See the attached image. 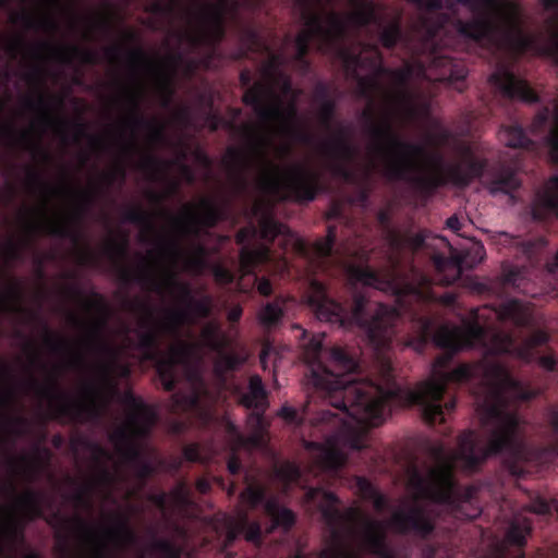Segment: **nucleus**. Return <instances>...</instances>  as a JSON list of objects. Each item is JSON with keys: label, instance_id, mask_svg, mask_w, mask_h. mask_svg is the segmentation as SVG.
I'll use <instances>...</instances> for the list:
<instances>
[{"label": "nucleus", "instance_id": "c9c22d12", "mask_svg": "<svg viewBox=\"0 0 558 558\" xmlns=\"http://www.w3.org/2000/svg\"><path fill=\"white\" fill-rule=\"evenodd\" d=\"M241 57L248 53H256L268 50V47L262 38L259 32L253 26H243L240 31Z\"/></svg>", "mask_w": 558, "mask_h": 558}, {"label": "nucleus", "instance_id": "6ab92c4d", "mask_svg": "<svg viewBox=\"0 0 558 558\" xmlns=\"http://www.w3.org/2000/svg\"><path fill=\"white\" fill-rule=\"evenodd\" d=\"M326 169L335 177L351 180L349 165L356 158L357 148L351 142L348 128L339 126L336 134L319 145Z\"/></svg>", "mask_w": 558, "mask_h": 558}, {"label": "nucleus", "instance_id": "b1692460", "mask_svg": "<svg viewBox=\"0 0 558 558\" xmlns=\"http://www.w3.org/2000/svg\"><path fill=\"white\" fill-rule=\"evenodd\" d=\"M532 532L527 519H514L510 522L502 543L494 546L484 558H524L526 538Z\"/></svg>", "mask_w": 558, "mask_h": 558}, {"label": "nucleus", "instance_id": "f3484780", "mask_svg": "<svg viewBox=\"0 0 558 558\" xmlns=\"http://www.w3.org/2000/svg\"><path fill=\"white\" fill-rule=\"evenodd\" d=\"M161 214L170 218L172 226L180 233L193 235L198 234L199 227L214 228L228 216L226 204H218L208 197L202 198L198 206H185L182 216H173L163 209Z\"/></svg>", "mask_w": 558, "mask_h": 558}, {"label": "nucleus", "instance_id": "39448f33", "mask_svg": "<svg viewBox=\"0 0 558 558\" xmlns=\"http://www.w3.org/2000/svg\"><path fill=\"white\" fill-rule=\"evenodd\" d=\"M470 10L469 20L457 17L453 25L460 37L478 45H489L526 52L535 44V35L525 31L524 13L512 0H448L447 8Z\"/></svg>", "mask_w": 558, "mask_h": 558}, {"label": "nucleus", "instance_id": "a211bd4d", "mask_svg": "<svg viewBox=\"0 0 558 558\" xmlns=\"http://www.w3.org/2000/svg\"><path fill=\"white\" fill-rule=\"evenodd\" d=\"M389 527L399 535H410L418 539H427L436 529L433 512L418 502L408 504L391 514Z\"/></svg>", "mask_w": 558, "mask_h": 558}, {"label": "nucleus", "instance_id": "774afa93", "mask_svg": "<svg viewBox=\"0 0 558 558\" xmlns=\"http://www.w3.org/2000/svg\"><path fill=\"white\" fill-rule=\"evenodd\" d=\"M56 553L58 558H78L73 555L68 535L58 533L56 535Z\"/></svg>", "mask_w": 558, "mask_h": 558}, {"label": "nucleus", "instance_id": "0e129e2a", "mask_svg": "<svg viewBox=\"0 0 558 558\" xmlns=\"http://www.w3.org/2000/svg\"><path fill=\"white\" fill-rule=\"evenodd\" d=\"M336 111H337V102L335 99L326 100L325 102L319 104L318 119H319L320 124L325 129L330 128L331 122L335 119Z\"/></svg>", "mask_w": 558, "mask_h": 558}, {"label": "nucleus", "instance_id": "c756f323", "mask_svg": "<svg viewBox=\"0 0 558 558\" xmlns=\"http://www.w3.org/2000/svg\"><path fill=\"white\" fill-rule=\"evenodd\" d=\"M110 518L113 524L102 529L105 537L119 547L135 545L138 541V536L131 526L130 515L114 511L110 514Z\"/></svg>", "mask_w": 558, "mask_h": 558}, {"label": "nucleus", "instance_id": "79ce46f5", "mask_svg": "<svg viewBox=\"0 0 558 558\" xmlns=\"http://www.w3.org/2000/svg\"><path fill=\"white\" fill-rule=\"evenodd\" d=\"M427 238V232L425 230L416 232V233H392L391 234V243L395 247L400 248L405 246L413 252H417L418 250L425 246V240Z\"/></svg>", "mask_w": 558, "mask_h": 558}, {"label": "nucleus", "instance_id": "f704fd0d", "mask_svg": "<svg viewBox=\"0 0 558 558\" xmlns=\"http://www.w3.org/2000/svg\"><path fill=\"white\" fill-rule=\"evenodd\" d=\"M546 25L549 36L548 41L541 44L538 37L535 36V44L527 51L535 50L543 56L554 58L558 63V16L548 17Z\"/></svg>", "mask_w": 558, "mask_h": 558}, {"label": "nucleus", "instance_id": "69168bd1", "mask_svg": "<svg viewBox=\"0 0 558 558\" xmlns=\"http://www.w3.org/2000/svg\"><path fill=\"white\" fill-rule=\"evenodd\" d=\"M206 250L202 244H197L194 248V254L190 255L185 259L186 268L196 272L204 269Z\"/></svg>", "mask_w": 558, "mask_h": 558}, {"label": "nucleus", "instance_id": "37998d69", "mask_svg": "<svg viewBox=\"0 0 558 558\" xmlns=\"http://www.w3.org/2000/svg\"><path fill=\"white\" fill-rule=\"evenodd\" d=\"M171 165V161L163 160L153 153H145L137 163V168L155 179L162 174Z\"/></svg>", "mask_w": 558, "mask_h": 558}, {"label": "nucleus", "instance_id": "6e6552de", "mask_svg": "<svg viewBox=\"0 0 558 558\" xmlns=\"http://www.w3.org/2000/svg\"><path fill=\"white\" fill-rule=\"evenodd\" d=\"M69 291L73 296L84 300L88 311L97 314V318L87 325L85 344L90 352L102 357L97 364V373L101 381L116 389L117 378H128L131 375V368L119 361V350L105 337L111 308L106 299L96 291L90 292L89 300L84 298L83 291L77 287L73 286Z\"/></svg>", "mask_w": 558, "mask_h": 558}, {"label": "nucleus", "instance_id": "e433bc0d", "mask_svg": "<svg viewBox=\"0 0 558 558\" xmlns=\"http://www.w3.org/2000/svg\"><path fill=\"white\" fill-rule=\"evenodd\" d=\"M203 344L210 351H221L227 348L228 339L222 333L220 325L216 322L205 324L201 330Z\"/></svg>", "mask_w": 558, "mask_h": 558}, {"label": "nucleus", "instance_id": "de8ad7c7", "mask_svg": "<svg viewBox=\"0 0 558 558\" xmlns=\"http://www.w3.org/2000/svg\"><path fill=\"white\" fill-rule=\"evenodd\" d=\"M36 46L29 47L26 43L25 38L21 35H17L10 39H4L0 37V49H3L11 58L15 59L17 54H20L24 50H28L32 58L36 60H41V58H36L34 54V49L38 47Z\"/></svg>", "mask_w": 558, "mask_h": 558}, {"label": "nucleus", "instance_id": "2f4dec72", "mask_svg": "<svg viewBox=\"0 0 558 558\" xmlns=\"http://www.w3.org/2000/svg\"><path fill=\"white\" fill-rule=\"evenodd\" d=\"M355 7V10L347 15L340 14L348 25V35L350 34V26L357 29L367 27L369 25H380L381 20L377 13L376 5L371 0H350Z\"/></svg>", "mask_w": 558, "mask_h": 558}, {"label": "nucleus", "instance_id": "f257e3e1", "mask_svg": "<svg viewBox=\"0 0 558 558\" xmlns=\"http://www.w3.org/2000/svg\"><path fill=\"white\" fill-rule=\"evenodd\" d=\"M307 303L322 322L343 328L359 327L374 348L378 361L376 377L362 379L359 377V361L343 348L330 350V365L320 361L324 333L313 336L305 344L311 364L310 383L316 393L339 413L325 407L313 412V396H308L310 400L300 410L284 404L278 415L288 424L301 426L308 421L314 427L332 432L326 435L327 445L305 442L320 471L338 474L347 457L336 442L344 438L351 449H364L367 430L383 424L393 407L417 405L428 425L444 424L446 414L451 413L457 404L450 386L470 384L482 415L486 445L481 446L475 432L470 429L458 436L456 449L442 444L433 445L430 454L436 465L428 468L425 474L413 468L411 486L421 497L446 506L456 518L474 520L482 512L478 490L458 483L454 476L458 466L475 472L488 458L500 456L511 475H524V464L533 461V448L525 440L520 416L512 405L517 401L532 400L533 389L514 378L505 363L484 360L448 371L451 354L439 355L432 364L430 377L413 389L408 388L397 381L387 355L401 316L398 308L372 302L362 293H355L351 304L344 305L330 298L326 286L318 280L310 282Z\"/></svg>", "mask_w": 558, "mask_h": 558}, {"label": "nucleus", "instance_id": "a19ab883", "mask_svg": "<svg viewBox=\"0 0 558 558\" xmlns=\"http://www.w3.org/2000/svg\"><path fill=\"white\" fill-rule=\"evenodd\" d=\"M84 446L92 452L93 460L99 465L98 481L109 483L111 481L110 472L104 466V462L111 460L110 451L96 441L84 440Z\"/></svg>", "mask_w": 558, "mask_h": 558}, {"label": "nucleus", "instance_id": "1a4fd4ad", "mask_svg": "<svg viewBox=\"0 0 558 558\" xmlns=\"http://www.w3.org/2000/svg\"><path fill=\"white\" fill-rule=\"evenodd\" d=\"M104 254L118 266L119 278L125 284L136 282L158 294H165L166 292L177 294L179 301L185 305L194 299L191 286L180 281L177 274L170 269L165 270L162 278H158L154 274L151 264L145 258H142L141 264L135 269L120 265V262L128 254L126 240L122 243L110 240L104 248Z\"/></svg>", "mask_w": 558, "mask_h": 558}, {"label": "nucleus", "instance_id": "c03bdc74", "mask_svg": "<svg viewBox=\"0 0 558 558\" xmlns=\"http://www.w3.org/2000/svg\"><path fill=\"white\" fill-rule=\"evenodd\" d=\"M352 280L368 287H378L381 283L379 274L369 266L351 265L348 269Z\"/></svg>", "mask_w": 558, "mask_h": 558}, {"label": "nucleus", "instance_id": "20e7f679", "mask_svg": "<svg viewBox=\"0 0 558 558\" xmlns=\"http://www.w3.org/2000/svg\"><path fill=\"white\" fill-rule=\"evenodd\" d=\"M250 153L229 147L223 158L225 166L234 183L244 190L247 185V171L257 166L260 170V186L270 192L282 190L288 198L298 203L313 202L323 190L322 173L305 163H294L287 171L272 162L267 155L270 140L253 126L245 125Z\"/></svg>", "mask_w": 558, "mask_h": 558}, {"label": "nucleus", "instance_id": "680f3d73", "mask_svg": "<svg viewBox=\"0 0 558 558\" xmlns=\"http://www.w3.org/2000/svg\"><path fill=\"white\" fill-rule=\"evenodd\" d=\"M151 548L160 553L165 558H180L179 548L168 539L157 538L154 535L151 541Z\"/></svg>", "mask_w": 558, "mask_h": 558}, {"label": "nucleus", "instance_id": "7ed1b4c3", "mask_svg": "<svg viewBox=\"0 0 558 558\" xmlns=\"http://www.w3.org/2000/svg\"><path fill=\"white\" fill-rule=\"evenodd\" d=\"M485 257V248L481 243H473L469 248L452 251L449 258L437 255L434 258L437 278L432 279L424 272L412 270V280L400 289L398 300L401 310L412 319L415 335L407 345L417 353H423L433 342L437 348L445 350L446 354L453 355L464 348L482 347L489 355H510L525 363L535 360V349L549 341L545 330H535L521 343L506 331L496 329L486 319L493 315L499 322H511L515 327H527L531 315L519 300L502 303L497 310L487 306L471 311V319L464 322L463 327L440 326L435 329V320L426 310L430 304H441L454 308L457 295L452 292L438 294L434 284L451 286L461 279L464 269H473ZM452 362V360H450ZM451 365V363H449ZM448 366V371H453Z\"/></svg>", "mask_w": 558, "mask_h": 558}, {"label": "nucleus", "instance_id": "58836bf2", "mask_svg": "<svg viewBox=\"0 0 558 558\" xmlns=\"http://www.w3.org/2000/svg\"><path fill=\"white\" fill-rule=\"evenodd\" d=\"M23 298L22 286L14 280L5 290L0 289V312H22L20 305Z\"/></svg>", "mask_w": 558, "mask_h": 558}, {"label": "nucleus", "instance_id": "cd10ccee", "mask_svg": "<svg viewBox=\"0 0 558 558\" xmlns=\"http://www.w3.org/2000/svg\"><path fill=\"white\" fill-rule=\"evenodd\" d=\"M5 489L16 496V507L25 522H31L36 519L44 518L46 495L43 492L27 488L23 494L16 495V486L12 481L5 485Z\"/></svg>", "mask_w": 558, "mask_h": 558}, {"label": "nucleus", "instance_id": "49530a36", "mask_svg": "<svg viewBox=\"0 0 558 558\" xmlns=\"http://www.w3.org/2000/svg\"><path fill=\"white\" fill-rule=\"evenodd\" d=\"M214 301L213 298L208 294L202 296L201 299H193L187 305L186 308H180L181 311H186L189 314L187 323L192 322L191 315L193 314L197 318H208L213 313Z\"/></svg>", "mask_w": 558, "mask_h": 558}, {"label": "nucleus", "instance_id": "4c0bfd02", "mask_svg": "<svg viewBox=\"0 0 558 558\" xmlns=\"http://www.w3.org/2000/svg\"><path fill=\"white\" fill-rule=\"evenodd\" d=\"M500 138L510 148H531L534 146V142L519 124L502 128Z\"/></svg>", "mask_w": 558, "mask_h": 558}, {"label": "nucleus", "instance_id": "473e14b6", "mask_svg": "<svg viewBox=\"0 0 558 558\" xmlns=\"http://www.w3.org/2000/svg\"><path fill=\"white\" fill-rule=\"evenodd\" d=\"M73 522L88 545V558H108V545L96 537L95 529L78 515L73 519Z\"/></svg>", "mask_w": 558, "mask_h": 558}, {"label": "nucleus", "instance_id": "9d476101", "mask_svg": "<svg viewBox=\"0 0 558 558\" xmlns=\"http://www.w3.org/2000/svg\"><path fill=\"white\" fill-rule=\"evenodd\" d=\"M121 402L130 413L123 426L118 427L109 435L120 458L130 466L144 459L137 440L149 436L156 422V413L141 397L126 390L121 396Z\"/></svg>", "mask_w": 558, "mask_h": 558}, {"label": "nucleus", "instance_id": "864d4df0", "mask_svg": "<svg viewBox=\"0 0 558 558\" xmlns=\"http://www.w3.org/2000/svg\"><path fill=\"white\" fill-rule=\"evenodd\" d=\"M402 37V29L399 22H392L384 27L379 39L381 45L387 49H393Z\"/></svg>", "mask_w": 558, "mask_h": 558}, {"label": "nucleus", "instance_id": "f03ea898", "mask_svg": "<svg viewBox=\"0 0 558 558\" xmlns=\"http://www.w3.org/2000/svg\"><path fill=\"white\" fill-rule=\"evenodd\" d=\"M363 65L350 75L357 82V94L368 101L362 111L366 122V133L371 141V150L378 157L384 177L393 182L411 185L420 195L429 197L442 186L451 183L456 187H466L474 179L484 177V185L490 195H512L521 186L513 167L498 163L488 167L486 158H478L469 145L461 148V160L450 163L445 171L425 173L428 156L426 147L418 143L402 140L396 132L391 117L386 112L379 122H375V94L381 90L379 78L387 75L395 89L386 93V101L392 106L410 101L409 83L414 68L407 62L399 69H388L383 64V56L376 45L359 43Z\"/></svg>", "mask_w": 558, "mask_h": 558}, {"label": "nucleus", "instance_id": "13d9d810", "mask_svg": "<svg viewBox=\"0 0 558 558\" xmlns=\"http://www.w3.org/2000/svg\"><path fill=\"white\" fill-rule=\"evenodd\" d=\"M240 521L243 523V533L248 542L258 543L262 539V527L257 521L251 522L246 513L240 514Z\"/></svg>", "mask_w": 558, "mask_h": 558}, {"label": "nucleus", "instance_id": "72a5a7b5", "mask_svg": "<svg viewBox=\"0 0 558 558\" xmlns=\"http://www.w3.org/2000/svg\"><path fill=\"white\" fill-rule=\"evenodd\" d=\"M11 22L16 24H22L26 29L34 31H46V32H57L59 25L53 16L50 14H41L40 16H35L33 13L22 10L19 13L11 15Z\"/></svg>", "mask_w": 558, "mask_h": 558}, {"label": "nucleus", "instance_id": "aec40b11", "mask_svg": "<svg viewBox=\"0 0 558 558\" xmlns=\"http://www.w3.org/2000/svg\"><path fill=\"white\" fill-rule=\"evenodd\" d=\"M246 487L241 492L240 498L251 509L264 504L266 513L270 517L272 526L269 532L276 527L289 531L295 523V514L292 510L280 507L275 499H266L267 487L259 480L252 476L247 471L244 473Z\"/></svg>", "mask_w": 558, "mask_h": 558}, {"label": "nucleus", "instance_id": "338daca9", "mask_svg": "<svg viewBox=\"0 0 558 558\" xmlns=\"http://www.w3.org/2000/svg\"><path fill=\"white\" fill-rule=\"evenodd\" d=\"M215 281L221 286H229L234 283L235 275L221 264H216L211 268Z\"/></svg>", "mask_w": 558, "mask_h": 558}, {"label": "nucleus", "instance_id": "a878e982", "mask_svg": "<svg viewBox=\"0 0 558 558\" xmlns=\"http://www.w3.org/2000/svg\"><path fill=\"white\" fill-rule=\"evenodd\" d=\"M430 70L434 71L436 81L452 86L459 93L464 90L468 70L461 61L433 51L430 53Z\"/></svg>", "mask_w": 558, "mask_h": 558}, {"label": "nucleus", "instance_id": "412c9836", "mask_svg": "<svg viewBox=\"0 0 558 558\" xmlns=\"http://www.w3.org/2000/svg\"><path fill=\"white\" fill-rule=\"evenodd\" d=\"M226 17L218 7L213 10H198L192 14L193 27L187 33V40L195 47H217L226 37Z\"/></svg>", "mask_w": 558, "mask_h": 558}, {"label": "nucleus", "instance_id": "dca6fc26", "mask_svg": "<svg viewBox=\"0 0 558 558\" xmlns=\"http://www.w3.org/2000/svg\"><path fill=\"white\" fill-rule=\"evenodd\" d=\"M289 232L288 228L277 221L270 214H264L259 221L258 227L253 223L241 228L235 234V243L242 245L239 253L240 268L242 272L253 274L259 264L267 263L271 257V252L268 245L262 244L257 247H251L247 243L259 235L262 240L267 243H272L279 235H286Z\"/></svg>", "mask_w": 558, "mask_h": 558}, {"label": "nucleus", "instance_id": "0eeeda50", "mask_svg": "<svg viewBox=\"0 0 558 558\" xmlns=\"http://www.w3.org/2000/svg\"><path fill=\"white\" fill-rule=\"evenodd\" d=\"M302 13L305 27L294 38V61L303 73L311 69L307 54L312 41L318 52L331 56L339 60L348 75H355L356 70L363 65L361 53L345 45L348 38V25L340 13L330 11L325 14L327 25L324 24V15L313 10L306 2Z\"/></svg>", "mask_w": 558, "mask_h": 558}, {"label": "nucleus", "instance_id": "3c124183", "mask_svg": "<svg viewBox=\"0 0 558 558\" xmlns=\"http://www.w3.org/2000/svg\"><path fill=\"white\" fill-rule=\"evenodd\" d=\"M218 354L216 369L218 372H233L245 363L246 357L234 352H226V349L216 351Z\"/></svg>", "mask_w": 558, "mask_h": 558}, {"label": "nucleus", "instance_id": "c85d7f7f", "mask_svg": "<svg viewBox=\"0 0 558 558\" xmlns=\"http://www.w3.org/2000/svg\"><path fill=\"white\" fill-rule=\"evenodd\" d=\"M531 214L536 221H545L553 215L558 217V175L550 178L547 189L536 193Z\"/></svg>", "mask_w": 558, "mask_h": 558}, {"label": "nucleus", "instance_id": "bb28decb", "mask_svg": "<svg viewBox=\"0 0 558 558\" xmlns=\"http://www.w3.org/2000/svg\"><path fill=\"white\" fill-rule=\"evenodd\" d=\"M44 50L49 51L54 59L64 64H70L73 60H78L83 64L87 65H95L99 63V54L96 51L87 48H81L75 45L57 47L49 41H40L33 52L36 58L43 59Z\"/></svg>", "mask_w": 558, "mask_h": 558}, {"label": "nucleus", "instance_id": "603ef678", "mask_svg": "<svg viewBox=\"0 0 558 558\" xmlns=\"http://www.w3.org/2000/svg\"><path fill=\"white\" fill-rule=\"evenodd\" d=\"M337 240V228L335 226H329L327 230V235L317 240L313 250L317 257L319 258H329L332 256L333 247Z\"/></svg>", "mask_w": 558, "mask_h": 558}, {"label": "nucleus", "instance_id": "393cba45", "mask_svg": "<svg viewBox=\"0 0 558 558\" xmlns=\"http://www.w3.org/2000/svg\"><path fill=\"white\" fill-rule=\"evenodd\" d=\"M54 100L56 106L61 108L63 99L61 97H48L39 93L36 98H27L25 106L32 111H38L39 118L37 123L40 126V135L48 129L53 128L63 142H68V126L69 121L53 114V107L51 100Z\"/></svg>", "mask_w": 558, "mask_h": 558}, {"label": "nucleus", "instance_id": "052dcab7", "mask_svg": "<svg viewBox=\"0 0 558 558\" xmlns=\"http://www.w3.org/2000/svg\"><path fill=\"white\" fill-rule=\"evenodd\" d=\"M160 251L162 254L169 256L173 262H178L184 255L180 239L177 236L165 239L161 242Z\"/></svg>", "mask_w": 558, "mask_h": 558}, {"label": "nucleus", "instance_id": "7c9ffc66", "mask_svg": "<svg viewBox=\"0 0 558 558\" xmlns=\"http://www.w3.org/2000/svg\"><path fill=\"white\" fill-rule=\"evenodd\" d=\"M267 392L259 375H252L248 380V390L240 398V403L247 409L256 411L253 414L259 427H263V413L267 407Z\"/></svg>", "mask_w": 558, "mask_h": 558}, {"label": "nucleus", "instance_id": "e2e57ef3", "mask_svg": "<svg viewBox=\"0 0 558 558\" xmlns=\"http://www.w3.org/2000/svg\"><path fill=\"white\" fill-rule=\"evenodd\" d=\"M151 548L160 553L165 558H180L179 548L168 539L157 538L154 535L151 541Z\"/></svg>", "mask_w": 558, "mask_h": 558}, {"label": "nucleus", "instance_id": "423d86ee", "mask_svg": "<svg viewBox=\"0 0 558 558\" xmlns=\"http://www.w3.org/2000/svg\"><path fill=\"white\" fill-rule=\"evenodd\" d=\"M304 502L320 512L336 542L332 548L322 550L318 558H362L343 543L342 530L348 525L362 527V543L368 554L376 558H396L387 544V531L383 521L371 518L357 507L341 511L338 496L322 487L307 488Z\"/></svg>", "mask_w": 558, "mask_h": 558}, {"label": "nucleus", "instance_id": "09e8293b", "mask_svg": "<svg viewBox=\"0 0 558 558\" xmlns=\"http://www.w3.org/2000/svg\"><path fill=\"white\" fill-rule=\"evenodd\" d=\"M283 308L281 303L276 300L267 303L259 312L258 318L260 324L266 328L277 326L283 317Z\"/></svg>", "mask_w": 558, "mask_h": 558}, {"label": "nucleus", "instance_id": "ea45409f", "mask_svg": "<svg viewBox=\"0 0 558 558\" xmlns=\"http://www.w3.org/2000/svg\"><path fill=\"white\" fill-rule=\"evenodd\" d=\"M9 466L13 472H22L27 483H33L37 478L41 466L38 458L29 459L26 456L20 458L11 457Z\"/></svg>", "mask_w": 558, "mask_h": 558}, {"label": "nucleus", "instance_id": "9b49d317", "mask_svg": "<svg viewBox=\"0 0 558 558\" xmlns=\"http://www.w3.org/2000/svg\"><path fill=\"white\" fill-rule=\"evenodd\" d=\"M245 106H251L263 122H280L283 132L292 140L303 145H312L314 136L296 125L298 108L294 101L286 108L275 93L272 86L258 81L242 97Z\"/></svg>", "mask_w": 558, "mask_h": 558}, {"label": "nucleus", "instance_id": "5fc2aeb1", "mask_svg": "<svg viewBox=\"0 0 558 558\" xmlns=\"http://www.w3.org/2000/svg\"><path fill=\"white\" fill-rule=\"evenodd\" d=\"M44 342L53 353H65L69 351V341L52 332L47 325H44Z\"/></svg>", "mask_w": 558, "mask_h": 558}, {"label": "nucleus", "instance_id": "bf43d9fd", "mask_svg": "<svg viewBox=\"0 0 558 558\" xmlns=\"http://www.w3.org/2000/svg\"><path fill=\"white\" fill-rule=\"evenodd\" d=\"M158 90L161 95L160 104L163 108H169L173 96H174V88L172 85V81L169 76L165 74H159L158 77Z\"/></svg>", "mask_w": 558, "mask_h": 558}, {"label": "nucleus", "instance_id": "4be33fe9", "mask_svg": "<svg viewBox=\"0 0 558 558\" xmlns=\"http://www.w3.org/2000/svg\"><path fill=\"white\" fill-rule=\"evenodd\" d=\"M145 312L146 317L140 320V329L136 331L137 349L141 351L143 359L155 363L157 367L162 350L161 345L165 333L161 330L162 320H155L153 310L146 304H138Z\"/></svg>", "mask_w": 558, "mask_h": 558}, {"label": "nucleus", "instance_id": "2eb2a0df", "mask_svg": "<svg viewBox=\"0 0 558 558\" xmlns=\"http://www.w3.org/2000/svg\"><path fill=\"white\" fill-rule=\"evenodd\" d=\"M126 54L128 62L135 81V86L133 88L126 89V100L131 109L128 122L134 129H145L148 133V140L151 144L163 145L167 142L166 124L156 118L148 119L142 113L141 104L144 89L137 77L141 69L147 68L157 70V65L140 47L128 50Z\"/></svg>", "mask_w": 558, "mask_h": 558}, {"label": "nucleus", "instance_id": "f8f14e48", "mask_svg": "<svg viewBox=\"0 0 558 558\" xmlns=\"http://www.w3.org/2000/svg\"><path fill=\"white\" fill-rule=\"evenodd\" d=\"M27 185L33 191H40L44 194V204L39 208L38 214L46 218L47 204L50 192L53 190L45 182L41 174L34 170L28 169L27 171ZM99 191L97 189L92 190H80L77 192V203L74 207L71 221H51L45 219L44 221H27V228L31 232H44L48 235L70 239L73 243H78L80 233L73 227V223H80L85 217L88 209L94 205Z\"/></svg>", "mask_w": 558, "mask_h": 558}, {"label": "nucleus", "instance_id": "ddd939ff", "mask_svg": "<svg viewBox=\"0 0 558 558\" xmlns=\"http://www.w3.org/2000/svg\"><path fill=\"white\" fill-rule=\"evenodd\" d=\"M29 387L38 397L49 400L57 417L62 416L75 423H83L100 416V411L96 403L98 390L94 384H86L84 386V400L70 398L60 389L56 378H51L47 384L43 385L32 377Z\"/></svg>", "mask_w": 558, "mask_h": 558}, {"label": "nucleus", "instance_id": "6e6d98bb", "mask_svg": "<svg viewBox=\"0 0 558 558\" xmlns=\"http://www.w3.org/2000/svg\"><path fill=\"white\" fill-rule=\"evenodd\" d=\"M545 144L548 147V156L553 163L558 165V107L555 116V124L545 136Z\"/></svg>", "mask_w": 558, "mask_h": 558}, {"label": "nucleus", "instance_id": "a18cd8bd", "mask_svg": "<svg viewBox=\"0 0 558 558\" xmlns=\"http://www.w3.org/2000/svg\"><path fill=\"white\" fill-rule=\"evenodd\" d=\"M123 221L141 226L150 232L155 231L153 215L141 206L129 207L123 214Z\"/></svg>", "mask_w": 558, "mask_h": 558}, {"label": "nucleus", "instance_id": "4d7b16f0", "mask_svg": "<svg viewBox=\"0 0 558 558\" xmlns=\"http://www.w3.org/2000/svg\"><path fill=\"white\" fill-rule=\"evenodd\" d=\"M170 495L177 507H187L191 505V489L185 481L178 482Z\"/></svg>", "mask_w": 558, "mask_h": 558}, {"label": "nucleus", "instance_id": "4468645a", "mask_svg": "<svg viewBox=\"0 0 558 558\" xmlns=\"http://www.w3.org/2000/svg\"><path fill=\"white\" fill-rule=\"evenodd\" d=\"M189 314L186 311L168 310L162 319L161 330L166 339L173 342L167 352H162L157 365V375L166 391H173L177 387V366L185 362L192 354L193 347L181 339V329L186 324Z\"/></svg>", "mask_w": 558, "mask_h": 558}, {"label": "nucleus", "instance_id": "8fccbe9b", "mask_svg": "<svg viewBox=\"0 0 558 558\" xmlns=\"http://www.w3.org/2000/svg\"><path fill=\"white\" fill-rule=\"evenodd\" d=\"M276 476L282 482L286 487L293 484H299L302 478V471L300 466L290 461H286L275 468Z\"/></svg>", "mask_w": 558, "mask_h": 558}, {"label": "nucleus", "instance_id": "5701e85b", "mask_svg": "<svg viewBox=\"0 0 558 558\" xmlns=\"http://www.w3.org/2000/svg\"><path fill=\"white\" fill-rule=\"evenodd\" d=\"M488 81L505 99H518L527 104H536L539 100L525 80L506 68L497 69L489 75Z\"/></svg>", "mask_w": 558, "mask_h": 558}]
</instances>
